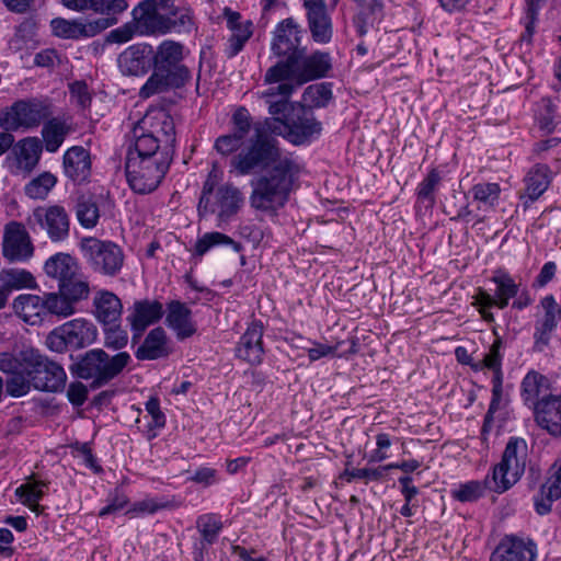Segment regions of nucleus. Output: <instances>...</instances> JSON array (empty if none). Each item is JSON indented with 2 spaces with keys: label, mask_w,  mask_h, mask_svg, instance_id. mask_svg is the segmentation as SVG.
I'll use <instances>...</instances> for the list:
<instances>
[{
  "label": "nucleus",
  "mask_w": 561,
  "mask_h": 561,
  "mask_svg": "<svg viewBox=\"0 0 561 561\" xmlns=\"http://www.w3.org/2000/svg\"><path fill=\"white\" fill-rule=\"evenodd\" d=\"M42 296L33 294L19 295L13 300L14 312L31 325L41 324L45 319Z\"/></svg>",
  "instance_id": "nucleus-30"
},
{
  "label": "nucleus",
  "mask_w": 561,
  "mask_h": 561,
  "mask_svg": "<svg viewBox=\"0 0 561 561\" xmlns=\"http://www.w3.org/2000/svg\"><path fill=\"white\" fill-rule=\"evenodd\" d=\"M536 549L533 542L523 539L505 537L490 557V561H535Z\"/></svg>",
  "instance_id": "nucleus-23"
},
{
  "label": "nucleus",
  "mask_w": 561,
  "mask_h": 561,
  "mask_svg": "<svg viewBox=\"0 0 561 561\" xmlns=\"http://www.w3.org/2000/svg\"><path fill=\"white\" fill-rule=\"evenodd\" d=\"M502 340L496 339L492 345L490 346V350L488 353L483 355V357L479 360H477V364L472 365V370L480 371L483 369H490L493 373L492 380H503V373H502Z\"/></svg>",
  "instance_id": "nucleus-38"
},
{
  "label": "nucleus",
  "mask_w": 561,
  "mask_h": 561,
  "mask_svg": "<svg viewBox=\"0 0 561 561\" xmlns=\"http://www.w3.org/2000/svg\"><path fill=\"white\" fill-rule=\"evenodd\" d=\"M492 282L496 284V307L504 309L508 305L510 299L517 295L518 286L506 273H496L492 277Z\"/></svg>",
  "instance_id": "nucleus-43"
},
{
  "label": "nucleus",
  "mask_w": 561,
  "mask_h": 561,
  "mask_svg": "<svg viewBox=\"0 0 561 561\" xmlns=\"http://www.w3.org/2000/svg\"><path fill=\"white\" fill-rule=\"evenodd\" d=\"M128 9L127 0H96L95 12L103 15H118Z\"/></svg>",
  "instance_id": "nucleus-58"
},
{
  "label": "nucleus",
  "mask_w": 561,
  "mask_h": 561,
  "mask_svg": "<svg viewBox=\"0 0 561 561\" xmlns=\"http://www.w3.org/2000/svg\"><path fill=\"white\" fill-rule=\"evenodd\" d=\"M553 173L549 165L537 163L529 169L524 178V192L520 199L525 207H529L539 199L549 188L552 182Z\"/></svg>",
  "instance_id": "nucleus-20"
},
{
  "label": "nucleus",
  "mask_w": 561,
  "mask_h": 561,
  "mask_svg": "<svg viewBox=\"0 0 561 561\" xmlns=\"http://www.w3.org/2000/svg\"><path fill=\"white\" fill-rule=\"evenodd\" d=\"M263 333L264 328L261 321H252L245 332L241 335L236 347V354L239 358L251 365H259L263 360Z\"/></svg>",
  "instance_id": "nucleus-19"
},
{
  "label": "nucleus",
  "mask_w": 561,
  "mask_h": 561,
  "mask_svg": "<svg viewBox=\"0 0 561 561\" xmlns=\"http://www.w3.org/2000/svg\"><path fill=\"white\" fill-rule=\"evenodd\" d=\"M494 483L489 481L485 482L480 481H469L467 483L460 484L458 489L453 491V497L459 502H474L484 495L485 489H493Z\"/></svg>",
  "instance_id": "nucleus-47"
},
{
  "label": "nucleus",
  "mask_w": 561,
  "mask_h": 561,
  "mask_svg": "<svg viewBox=\"0 0 561 561\" xmlns=\"http://www.w3.org/2000/svg\"><path fill=\"white\" fill-rule=\"evenodd\" d=\"M93 316L103 325L121 322L123 304L114 293L101 289L95 293L92 301Z\"/></svg>",
  "instance_id": "nucleus-22"
},
{
  "label": "nucleus",
  "mask_w": 561,
  "mask_h": 561,
  "mask_svg": "<svg viewBox=\"0 0 561 561\" xmlns=\"http://www.w3.org/2000/svg\"><path fill=\"white\" fill-rule=\"evenodd\" d=\"M0 371L11 376L5 381V390L12 398L26 396L31 389L61 392L67 382L64 367L34 348L23 350L18 355L0 353Z\"/></svg>",
  "instance_id": "nucleus-3"
},
{
  "label": "nucleus",
  "mask_w": 561,
  "mask_h": 561,
  "mask_svg": "<svg viewBox=\"0 0 561 561\" xmlns=\"http://www.w3.org/2000/svg\"><path fill=\"white\" fill-rule=\"evenodd\" d=\"M104 346L112 351H121L128 344V333L119 322L103 327Z\"/></svg>",
  "instance_id": "nucleus-50"
},
{
  "label": "nucleus",
  "mask_w": 561,
  "mask_h": 561,
  "mask_svg": "<svg viewBox=\"0 0 561 561\" xmlns=\"http://www.w3.org/2000/svg\"><path fill=\"white\" fill-rule=\"evenodd\" d=\"M286 117H275L266 121L270 131L283 135L294 145H302L320 135L322 125L318 122L311 111L302 106V113L296 118L286 121Z\"/></svg>",
  "instance_id": "nucleus-12"
},
{
  "label": "nucleus",
  "mask_w": 561,
  "mask_h": 561,
  "mask_svg": "<svg viewBox=\"0 0 561 561\" xmlns=\"http://www.w3.org/2000/svg\"><path fill=\"white\" fill-rule=\"evenodd\" d=\"M83 259L90 268L100 275L114 277L123 268V249L112 241L84 238L80 244Z\"/></svg>",
  "instance_id": "nucleus-9"
},
{
  "label": "nucleus",
  "mask_w": 561,
  "mask_h": 561,
  "mask_svg": "<svg viewBox=\"0 0 561 561\" xmlns=\"http://www.w3.org/2000/svg\"><path fill=\"white\" fill-rule=\"evenodd\" d=\"M471 193L479 208L492 209L500 199L501 187L497 183L483 182L472 186Z\"/></svg>",
  "instance_id": "nucleus-40"
},
{
  "label": "nucleus",
  "mask_w": 561,
  "mask_h": 561,
  "mask_svg": "<svg viewBox=\"0 0 561 561\" xmlns=\"http://www.w3.org/2000/svg\"><path fill=\"white\" fill-rule=\"evenodd\" d=\"M20 169L32 172L39 162L43 142L37 137H26L16 142L13 148Z\"/></svg>",
  "instance_id": "nucleus-31"
},
{
  "label": "nucleus",
  "mask_w": 561,
  "mask_h": 561,
  "mask_svg": "<svg viewBox=\"0 0 561 561\" xmlns=\"http://www.w3.org/2000/svg\"><path fill=\"white\" fill-rule=\"evenodd\" d=\"M440 183V174L436 169L428 172L426 178L417 186V197L427 201L431 206L435 204V191Z\"/></svg>",
  "instance_id": "nucleus-52"
},
{
  "label": "nucleus",
  "mask_w": 561,
  "mask_h": 561,
  "mask_svg": "<svg viewBox=\"0 0 561 561\" xmlns=\"http://www.w3.org/2000/svg\"><path fill=\"white\" fill-rule=\"evenodd\" d=\"M88 387L81 381H73L69 385L67 390V398L75 407H81L88 399Z\"/></svg>",
  "instance_id": "nucleus-60"
},
{
  "label": "nucleus",
  "mask_w": 561,
  "mask_h": 561,
  "mask_svg": "<svg viewBox=\"0 0 561 561\" xmlns=\"http://www.w3.org/2000/svg\"><path fill=\"white\" fill-rule=\"evenodd\" d=\"M528 459V445L519 437L510 438L502 460L493 469L492 482L494 491L505 492L515 484L525 472Z\"/></svg>",
  "instance_id": "nucleus-8"
},
{
  "label": "nucleus",
  "mask_w": 561,
  "mask_h": 561,
  "mask_svg": "<svg viewBox=\"0 0 561 561\" xmlns=\"http://www.w3.org/2000/svg\"><path fill=\"white\" fill-rule=\"evenodd\" d=\"M43 305L45 307V318L48 314L58 318H68L76 313L77 309L73 307L62 293L58 291L44 293L42 295Z\"/></svg>",
  "instance_id": "nucleus-36"
},
{
  "label": "nucleus",
  "mask_w": 561,
  "mask_h": 561,
  "mask_svg": "<svg viewBox=\"0 0 561 561\" xmlns=\"http://www.w3.org/2000/svg\"><path fill=\"white\" fill-rule=\"evenodd\" d=\"M382 470L383 468H362V469H346L344 476L347 478V481H352L354 479H366L367 481H378L382 479Z\"/></svg>",
  "instance_id": "nucleus-61"
},
{
  "label": "nucleus",
  "mask_w": 561,
  "mask_h": 561,
  "mask_svg": "<svg viewBox=\"0 0 561 561\" xmlns=\"http://www.w3.org/2000/svg\"><path fill=\"white\" fill-rule=\"evenodd\" d=\"M502 385L503 380H499V378H496V380H492V399L489 405V410L484 416L483 431H486V428L490 426L493 421V414L500 408L503 391Z\"/></svg>",
  "instance_id": "nucleus-56"
},
{
  "label": "nucleus",
  "mask_w": 561,
  "mask_h": 561,
  "mask_svg": "<svg viewBox=\"0 0 561 561\" xmlns=\"http://www.w3.org/2000/svg\"><path fill=\"white\" fill-rule=\"evenodd\" d=\"M333 99L332 84L321 82L306 88L302 94L304 102L311 108L325 107Z\"/></svg>",
  "instance_id": "nucleus-39"
},
{
  "label": "nucleus",
  "mask_w": 561,
  "mask_h": 561,
  "mask_svg": "<svg viewBox=\"0 0 561 561\" xmlns=\"http://www.w3.org/2000/svg\"><path fill=\"white\" fill-rule=\"evenodd\" d=\"M46 275L58 284L80 272L77 260L68 253L59 252L48 257L44 264Z\"/></svg>",
  "instance_id": "nucleus-32"
},
{
  "label": "nucleus",
  "mask_w": 561,
  "mask_h": 561,
  "mask_svg": "<svg viewBox=\"0 0 561 561\" xmlns=\"http://www.w3.org/2000/svg\"><path fill=\"white\" fill-rule=\"evenodd\" d=\"M243 202V195L237 186L227 183L214 190L213 185L206 182L199 197L197 211L202 218L216 215L218 226H220L221 222H228L238 214Z\"/></svg>",
  "instance_id": "nucleus-7"
},
{
  "label": "nucleus",
  "mask_w": 561,
  "mask_h": 561,
  "mask_svg": "<svg viewBox=\"0 0 561 561\" xmlns=\"http://www.w3.org/2000/svg\"><path fill=\"white\" fill-rule=\"evenodd\" d=\"M536 423L553 436L561 435V397L541 400L534 412Z\"/></svg>",
  "instance_id": "nucleus-27"
},
{
  "label": "nucleus",
  "mask_w": 561,
  "mask_h": 561,
  "mask_svg": "<svg viewBox=\"0 0 561 561\" xmlns=\"http://www.w3.org/2000/svg\"><path fill=\"white\" fill-rule=\"evenodd\" d=\"M136 34H138L137 23H133V21H130L115 30H112L107 34L106 41L108 43L123 44L129 42Z\"/></svg>",
  "instance_id": "nucleus-55"
},
{
  "label": "nucleus",
  "mask_w": 561,
  "mask_h": 561,
  "mask_svg": "<svg viewBox=\"0 0 561 561\" xmlns=\"http://www.w3.org/2000/svg\"><path fill=\"white\" fill-rule=\"evenodd\" d=\"M183 46L173 41L162 42L152 54L153 72L141 87L139 95L148 99L170 87H182L191 78L188 68L182 65Z\"/></svg>",
  "instance_id": "nucleus-4"
},
{
  "label": "nucleus",
  "mask_w": 561,
  "mask_h": 561,
  "mask_svg": "<svg viewBox=\"0 0 561 561\" xmlns=\"http://www.w3.org/2000/svg\"><path fill=\"white\" fill-rule=\"evenodd\" d=\"M27 224L33 229L38 226L51 242H62L70 233V217L60 205L36 207L28 217Z\"/></svg>",
  "instance_id": "nucleus-13"
},
{
  "label": "nucleus",
  "mask_w": 561,
  "mask_h": 561,
  "mask_svg": "<svg viewBox=\"0 0 561 561\" xmlns=\"http://www.w3.org/2000/svg\"><path fill=\"white\" fill-rule=\"evenodd\" d=\"M64 172L76 184L88 181L91 175L90 152L82 146H73L64 154Z\"/></svg>",
  "instance_id": "nucleus-24"
},
{
  "label": "nucleus",
  "mask_w": 561,
  "mask_h": 561,
  "mask_svg": "<svg viewBox=\"0 0 561 561\" xmlns=\"http://www.w3.org/2000/svg\"><path fill=\"white\" fill-rule=\"evenodd\" d=\"M58 289L66 299L76 307L77 304L87 300L90 297V283L80 272L67 280L58 284Z\"/></svg>",
  "instance_id": "nucleus-35"
},
{
  "label": "nucleus",
  "mask_w": 561,
  "mask_h": 561,
  "mask_svg": "<svg viewBox=\"0 0 561 561\" xmlns=\"http://www.w3.org/2000/svg\"><path fill=\"white\" fill-rule=\"evenodd\" d=\"M339 344L329 345L313 342L312 346L307 348L308 357L311 362H316L322 357L332 356L336 353Z\"/></svg>",
  "instance_id": "nucleus-62"
},
{
  "label": "nucleus",
  "mask_w": 561,
  "mask_h": 561,
  "mask_svg": "<svg viewBox=\"0 0 561 561\" xmlns=\"http://www.w3.org/2000/svg\"><path fill=\"white\" fill-rule=\"evenodd\" d=\"M171 0H145L139 2L131 11L133 23H137L139 35L165 34L164 12L169 9Z\"/></svg>",
  "instance_id": "nucleus-15"
},
{
  "label": "nucleus",
  "mask_w": 561,
  "mask_h": 561,
  "mask_svg": "<svg viewBox=\"0 0 561 561\" xmlns=\"http://www.w3.org/2000/svg\"><path fill=\"white\" fill-rule=\"evenodd\" d=\"M307 11L308 27L316 43L327 44L331 41L333 30L331 18L327 12V5L305 8Z\"/></svg>",
  "instance_id": "nucleus-29"
},
{
  "label": "nucleus",
  "mask_w": 561,
  "mask_h": 561,
  "mask_svg": "<svg viewBox=\"0 0 561 561\" xmlns=\"http://www.w3.org/2000/svg\"><path fill=\"white\" fill-rule=\"evenodd\" d=\"M44 488H47L46 482L36 481L30 477L25 483L16 488L15 495L23 504L34 510L44 495Z\"/></svg>",
  "instance_id": "nucleus-44"
},
{
  "label": "nucleus",
  "mask_w": 561,
  "mask_h": 561,
  "mask_svg": "<svg viewBox=\"0 0 561 561\" xmlns=\"http://www.w3.org/2000/svg\"><path fill=\"white\" fill-rule=\"evenodd\" d=\"M98 339V328L84 318H77L55 328L46 336V346L56 353H64L69 347L83 348Z\"/></svg>",
  "instance_id": "nucleus-10"
},
{
  "label": "nucleus",
  "mask_w": 561,
  "mask_h": 561,
  "mask_svg": "<svg viewBox=\"0 0 561 561\" xmlns=\"http://www.w3.org/2000/svg\"><path fill=\"white\" fill-rule=\"evenodd\" d=\"M259 99L263 100L268 107V113L275 117H287L291 108L289 101H284L282 96L274 94L273 90L257 92Z\"/></svg>",
  "instance_id": "nucleus-51"
},
{
  "label": "nucleus",
  "mask_w": 561,
  "mask_h": 561,
  "mask_svg": "<svg viewBox=\"0 0 561 561\" xmlns=\"http://www.w3.org/2000/svg\"><path fill=\"white\" fill-rule=\"evenodd\" d=\"M173 352L171 341L163 328L150 330L135 352L138 360H156L167 358Z\"/></svg>",
  "instance_id": "nucleus-21"
},
{
  "label": "nucleus",
  "mask_w": 561,
  "mask_h": 561,
  "mask_svg": "<svg viewBox=\"0 0 561 561\" xmlns=\"http://www.w3.org/2000/svg\"><path fill=\"white\" fill-rule=\"evenodd\" d=\"M175 151V125L163 108L148 111L133 129L125 172L130 188L153 192L165 176Z\"/></svg>",
  "instance_id": "nucleus-2"
},
{
  "label": "nucleus",
  "mask_w": 561,
  "mask_h": 561,
  "mask_svg": "<svg viewBox=\"0 0 561 561\" xmlns=\"http://www.w3.org/2000/svg\"><path fill=\"white\" fill-rule=\"evenodd\" d=\"M552 396L550 393V382L546 376L537 371H529L524 377L522 381V397L524 402L531 407L534 411L541 400Z\"/></svg>",
  "instance_id": "nucleus-28"
},
{
  "label": "nucleus",
  "mask_w": 561,
  "mask_h": 561,
  "mask_svg": "<svg viewBox=\"0 0 561 561\" xmlns=\"http://www.w3.org/2000/svg\"><path fill=\"white\" fill-rule=\"evenodd\" d=\"M131 362L127 352L110 356L103 348H92L78 356L70 366L73 376L91 381L92 388H101L115 379Z\"/></svg>",
  "instance_id": "nucleus-5"
},
{
  "label": "nucleus",
  "mask_w": 561,
  "mask_h": 561,
  "mask_svg": "<svg viewBox=\"0 0 561 561\" xmlns=\"http://www.w3.org/2000/svg\"><path fill=\"white\" fill-rule=\"evenodd\" d=\"M2 288L8 293L13 289L35 288L36 280L31 272L21 268H7L0 272Z\"/></svg>",
  "instance_id": "nucleus-37"
},
{
  "label": "nucleus",
  "mask_w": 561,
  "mask_h": 561,
  "mask_svg": "<svg viewBox=\"0 0 561 561\" xmlns=\"http://www.w3.org/2000/svg\"><path fill=\"white\" fill-rule=\"evenodd\" d=\"M270 87L266 90H273L274 94L280 95L284 101H289L294 91L298 85L293 80H284L278 82L268 83Z\"/></svg>",
  "instance_id": "nucleus-64"
},
{
  "label": "nucleus",
  "mask_w": 561,
  "mask_h": 561,
  "mask_svg": "<svg viewBox=\"0 0 561 561\" xmlns=\"http://www.w3.org/2000/svg\"><path fill=\"white\" fill-rule=\"evenodd\" d=\"M354 2L360 8V14L365 16L366 21L373 23L381 18L383 11L382 0H355Z\"/></svg>",
  "instance_id": "nucleus-57"
},
{
  "label": "nucleus",
  "mask_w": 561,
  "mask_h": 561,
  "mask_svg": "<svg viewBox=\"0 0 561 561\" xmlns=\"http://www.w3.org/2000/svg\"><path fill=\"white\" fill-rule=\"evenodd\" d=\"M244 140L230 133L219 136L214 148L222 157L232 156L230 172L237 175L266 170L252 182L250 205L256 210L275 214L288 202L301 171L300 164L293 156H283L277 142L267 135L256 133L245 147Z\"/></svg>",
  "instance_id": "nucleus-1"
},
{
  "label": "nucleus",
  "mask_w": 561,
  "mask_h": 561,
  "mask_svg": "<svg viewBox=\"0 0 561 561\" xmlns=\"http://www.w3.org/2000/svg\"><path fill=\"white\" fill-rule=\"evenodd\" d=\"M53 34L65 39L84 38L82 21L55 18L50 22Z\"/></svg>",
  "instance_id": "nucleus-46"
},
{
  "label": "nucleus",
  "mask_w": 561,
  "mask_h": 561,
  "mask_svg": "<svg viewBox=\"0 0 561 561\" xmlns=\"http://www.w3.org/2000/svg\"><path fill=\"white\" fill-rule=\"evenodd\" d=\"M232 131L243 138L248 136L251 129L252 119L245 107H239L232 115Z\"/></svg>",
  "instance_id": "nucleus-54"
},
{
  "label": "nucleus",
  "mask_w": 561,
  "mask_h": 561,
  "mask_svg": "<svg viewBox=\"0 0 561 561\" xmlns=\"http://www.w3.org/2000/svg\"><path fill=\"white\" fill-rule=\"evenodd\" d=\"M76 215L80 225L84 228H93L100 218V211L92 197H80L76 206Z\"/></svg>",
  "instance_id": "nucleus-49"
},
{
  "label": "nucleus",
  "mask_w": 561,
  "mask_h": 561,
  "mask_svg": "<svg viewBox=\"0 0 561 561\" xmlns=\"http://www.w3.org/2000/svg\"><path fill=\"white\" fill-rule=\"evenodd\" d=\"M302 34L304 31L293 18H287L277 24L271 49L277 57L285 58L277 64H290L295 57L306 53V47L300 46Z\"/></svg>",
  "instance_id": "nucleus-14"
},
{
  "label": "nucleus",
  "mask_w": 561,
  "mask_h": 561,
  "mask_svg": "<svg viewBox=\"0 0 561 561\" xmlns=\"http://www.w3.org/2000/svg\"><path fill=\"white\" fill-rule=\"evenodd\" d=\"M70 92L80 107L85 108L91 104V95L84 82L77 81L72 83L70 85Z\"/></svg>",
  "instance_id": "nucleus-63"
},
{
  "label": "nucleus",
  "mask_w": 561,
  "mask_h": 561,
  "mask_svg": "<svg viewBox=\"0 0 561 561\" xmlns=\"http://www.w3.org/2000/svg\"><path fill=\"white\" fill-rule=\"evenodd\" d=\"M165 324L174 333L178 340L183 341L196 333V324L192 320V311L185 304L172 300L168 304Z\"/></svg>",
  "instance_id": "nucleus-26"
},
{
  "label": "nucleus",
  "mask_w": 561,
  "mask_h": 561,
  "mask_svg": "<svg viewBox=\"0 0 561 561\" xmlns=\"http://www.w3.org/2000/svg\"><path fill=\"white\" fill-rule=\"evenodd\" d=\"M117 21V18L114 15H105L87 23L82 22L83 36L84 38L93 37L103 32L104 30L115 25Z\"/></svg>",
  "instance_id": "nucleus-53"
},
{
  "label": "nucleus",
  "mask_w": 561,
  "mask_h": 561,
  "mask_svg": "<svg viewBox=\"0 0 561 561\" xmlns=\"http://www.w3.org/2000/svg\"><path fill=\"white\" fill-rule=\"evenodd\" d=\"M70 126L58 117L46 119L42 128V137L45 149L48 152H56L64 144L70 133Z\"/></svg>",
  "instance_id": "nucleus-33"
},
{
  "label": "nucleus",
  "mask_w": 561,
  "mask_h": 561,
  "mask_svg": "<svg viewBox=\"0 0 561 561\" xmlns=\"http://www.w3.org/2000/svg\"><path fill=\"white\" fill-rule=\"evenodd\" d=\"M153 49L148 44H135L127 47L117 58L121 72L124 76H142L151 67Z\"/></svg>",
  "instance_id": "nucleus-18"
},
{
  "label": "nucleus",
  "mask_w": 561,
  "mask_h": 561,
  "mask_svg": "<svg viewBox=\"0 0 561 561\" xmlns=\"http://www.w3.org/2000/svg\"><path fill=\"white\" fill-rule=\"evenodd\" d=\"M561 497V480L553 471L547 481L541 485L539 493L535 496L536 512L545 515L551 511L552 503Z\"/></svg>",
  "instance_id": "nucleus-34"
},
{
  "label": "nucleus",
  "mask_w": 561,
  "mask_h": 561,
  "mask_svg": "<svg viewBox=\"0 0 561 561\" xmlns=\"http://www.w3.org/2000/svg\"><path fill=\"white\" fill-rule=\"evenodd\" d=\"M163 313V305L158 300H136L126 318L133 333L131 343H138L147 328L159 322Z\"/></svg>",
  "instance_id": "nucleus-16"
},
{
  "label": "nucleus",
  "mask_w": 561,
  "mask_h": 561,
  "mask_svg": "<svg viewBox=\"0 0 561 561\" xmlns=\"http://www.w3.org/2000/svg\"><path fill=\"white\" fill-rule=\"evenodd\" d=\"M57 183V178L50 172H43L25 185V194L33 199H44Z\"/></svg>",
  "instance_id": "nucleus-45"
},
{
  "label": "nucleus",
  "mask_w": 561,
  "mask_h": 561,
  "mask_svg": "<svg viewBox=\"0 0 561 561\" xmlns=\"http://www.w3.org/2000/svg\"><path fill=\"white\" fill-rule=\"evenodd\" d=\"M3 256L9 262H23L34 253V247L25 227L18 221H10L3 233Z\"/></svg>",
  "instance_id": "nucleus-17"
},
{
  "label": "nucleus",
  "mask_w": 561,
  "mask_h": 561,
  "mask_svg": "<svg viewBox=\"0 0 561 561\" xmlns=\"http://www.w3.org/2000/svg\"><path fill=\"white\" fill-rule=\"evenodd\" d=\"M217 245H229L236 252H240L242 250V245L239 242H236L229 236L218 231H213L206 232L196 241L195 254L203 256L208 250Z\"/></svg>",
  "instance_id": "nucleus-42"
},
{
  "label": "nucleus",
  "mask_w": 561,
  "mask_h": 561,
  "mask_svg": "<svg viewBox=\"0 0 561 561\" xmlns=\"http://www.w3.org/2000/svg\"><path fill=\"white\" fill-rule=\"evenodd\" d=\"M196 527L202 536V543L211 546L216 542L224 525L218 515L208 513L198 516Z\"/></svg>",
  "instance_id": "nucleus-41"
},
{
  "label": "nucleus",
  "mask_w": 561,
  "mask_h": 561,
  "mask_svg": "<svg viewBox=\"0 0 561 561\" xmlns=\"http://www.w3.org/2000/svg\"><path fill=\"white\" fill-rule=\"evenodd\" d=\"M165 506V504H160L153 499H145L134 503L133 506L126 512V514L130 517H136L144 514H154Z\"/></svg>",
  "instance_id": "nucleus-59"
},
{
  "label": "nucleus",
  "mask_w": 561,
  "mask_h": 561,
  "mask_svg": "<svg viewBox=\"0 0 561 561\" xmlns=\"http://www.w3.org/2000/svg\"><path fill=\"white\" fill-rule=\"evenodd\" d=\"M51 114V106L46 101L38 99L20 100L0 115V126L5 130L32 129L38 127Z\"/></svg>",
  "instance_id": "nucleus-11"
},
{
  "label": "nucleus",
  "mask_w": 561,
  "mask_h": 561,
  "mask_svg": "<svg viewBox=\"0 0 561 561\" xmlns=\"http://www.w3.org/2000/svg\"><path fill=\"white\" fill-rule=\"evenodd\" d=\"M332 68L329 53L317 50L307 56L306 53L295 57L290 64H275L264 76L265 83L293 80L296 85L327 77Z\"/></svg>",
  "instance_id": "nucleus-6"
},
{
  "label": "nucleus",
  "mask_w": 561,
  "mask_h": 561,
  "mask_svg": "<svg viewBox=\"0 0 561 561\" xmlns=\"http://www.w3.org/2000/svg\"><path fill=\"white\" fill-rule=\"evenodd\" d=\"M541 307L543 309V316L537 319L535 324V350L543 351V348L549 344L552 332L556 330L558 320V305L553 296H546L541 300Z\"/></svg>",
  "instance_id": "nucleus-25"
},
{
  "label": "nucleus",
  "mask_w": 561,
  "mask_h": 561,
  "mask_svg": "<svg viewBox=\"0 0 561 561\" xmlns=\"http://www.w3.org/2000/svg\"><path fill=\"white\" fill-rule=\"evenodd\" d=\"M164 24L169 32H188L193 26L192 15L187 9H169L164 12Z\"/></svg>",
  "instance_id": "nucleus-48"
}]
</instances>
